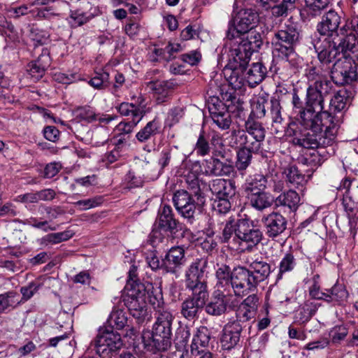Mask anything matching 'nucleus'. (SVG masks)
Returning <instances> with one entry per match:
<instances>
[{
    "label": "nucleus",
    "mask_w": 358,
    "mask_h": 358,
    "mask_svg": "<svg viewBox=\"0 0 358 358\" xmlns=\"http://www.w3.org/2000/svg\"><path fill=\"white\" fill-rule=\"evenodd\" d=\"M355 40L352 36L348 40L341 38H325L322 43L315 45L320 64L327 65L335 59L347 57L348 52H353Z\"/></svg>",
    "instance_id": "obj_2"
},
{
    "label": "nucleus",
    "mask_w": 358,
    "mask_h": 358,
    "mask_svg": "<svg viewBox=\"0 0 358 358\" xmlns=\"http://www.w3.org/2000/svg\"><path fill=\"white\" fill-rule=\"evenodd\" d=\"M262 222L265 227L266 235L272 239L284 233L287 226L286 217L274 211L263 216Z\"/></svg>",
    "instance_id": "obj_21"
},
{
    "label": "nucleus",
    "mask_w": 358,
    "mask_h": 358,
    "mask_svg": "<svg viewBox=\"0 0 358 358\" xmlns=\"http://www.w3.org/2000/svg\"><path fill=\"white\" fill-rule=\"evenodd\" d=\"M129 290H125L123 301L130 315L136 320L138 324L143 323L148 316L147 302L145 298V287L143 285L132 287L128 285Z\"/></svg>",
    "instance_id": "obj_6"
},
{
    "label": "nucleus",
    "mask_w": 358,
    "mask_h": 358,
    "mask_svg": "<svg viewBox=\"0 0 358 358\" xmlns=\"http://www.w3.org/2000/svg\"><path fill=\"white\" fill-rule=\"evenodd\" d=\"M255 314H252V312L238 306L235 317L229 320L245 329L247 327L251 328L252 324L255 322Z\"/></svg>",
    "instance_id": "obj_46"
},
{
    "label": "nucleus",
    "mask_w": 358,
    "mask_h": 358,
    "mask_svg": "<svg viewBox=\"0 0 358 358\" xmlns=\"http://www.w3.org/2000/svg\"><path fill=\"white\" fill-rule=\"evenodd\" d=\"M234 172V162L231 159L223 160L216 159L205 163V173L208 176L229 177Z\"/></svg>",
    "instance_id": "obj_26"
},
{
    "label": "nucleus",
    "mask_w": 358,
    "mask_h": 358,
    "mask_svg": "<svg viewBox=\"0 0 358 358\" xmlns=\"http://www.w3.org/2000/svg\"><path fill=\"white\" fill-rule=\"evenodd\" d=\"M188 296L180 306V313L186 320H194L199 317L208 298V292L191 291Z\"/></svg>",
    "instance_id": "obj_15"
},
{
    "label": "nucleus",
    "mask_w": 358,
    "mask_h": 358,
    "mask_svg": "<svg viewBox=\"0 0 358 358\" xmlns=\"http://www.w3.org/2000/svg\"><path fill=\"white\" fill-rule=\"evenodd\" d=\"M158 73H159L158 69H154L147 73V78L151 80L147 83V87L152 91L157 103L162 104L170 99L175 84L171 80L152 79L153 76Z\"/></svg>",
    "instance_id": "obj_14"
},
{
    "label": "nucleus",
    "mask_w": 358,
    "mask_h": 358,
    "mask_svg": "<svg viewBox=\"0 0 358 358\" xmlns=\"http://www.w3.org/2000/svg\"><path fill=\"white\" fill-rule=\"evenodd\" d=\"M245 130L233 129L231 131L230 138H236L241 143H246L251 145L252 148L262 149L266 134L262 124L250 117L245 121Z\"/></svg>",
    "instance_id": "obj_9"
},
{
    "label": "nucleus",
    "mask_w": 358,
    "mask_h": 358,
    "mask_svg": "<svg viewBox=\"0 0 358 358\" xmlns=\"http://www.w3.org/2000/svg\"><path fill=\"white\" fill-rule=\"evenodd\" d=\"M161 125L157 118L148 122L136 134V138L140 143H145L160 133Z\"/></svg>",
    "instance_id": "obj_41"
},
{
    "label": "nucleus",
    "mask_w": 358,
    "mask_h": 358,
    "mask_svg": "<svg viewBox=\"0 0 358 358\" xmlns=\"http://www.w3.org/2000/svg\"><path fill=\"white\" fill-rule=\"evenodd\" d=\"M182 48L179 43H169L164 48H155V54L169 62L175 58L174 54L181 51Z\"/></svg>",
    "instance_id": "obj_58"
},
{
    "label": "nucleus",
    "mask_w": 358,
    "mask_h": 358,
    "mask_svg": "<svg viewBox=\"0 0 358 358\" xmlns=\"http://www.w3.org/2000/svg\"><path fill=\"white\" fill-rule=\"evenodd\" d=\"M352 185V180L345 178L343 180H342L340 186L338 187L339 190H345V196L349 198L350 201H352L353 203H358V187L357 189L350 190V186Z\"/></svg>",
    "instance_id": "obj_64"
},
{
    "label": "nucleus",
    "mask_w": 358,
    "mask_h": 358,
    "mask_svg": "<svg viewBox=\"0 0 358 358\" xmlns=\"http://www.w3.org/2000/svg\"><path fill=\"white\" fill-rule=\"evenodd\" d=\"M324 108V98L308 87L304 110L296 122L288 124L286 130L294 145L315 149L334 143L343 114H333Z\"/></svg>",
    "instance_id": "obj_1"
},
{
    "label": "nucleus",
    "mask_w": 358,
    "mask_h": 358,
    "mask_svg": "<svg viewBox=\"0 0 358 358\" xmlns=\"http://www.w3.org/2000/svg\"><path fill=\"white\" fill-rule=\"evenodd\" d=\"M171 336L169 335H158L156 331H152V336L148 340H144V344L148 350L155 352L167 351L171 346Z\"/></svg>",
    "instance_id": "obj_32"
},
{
    "label": "nucleus",
    "mask_w": 358,
    "mask_h": 358,
    "mask_svg": "<svg viewBox=\"0 0 358 358\" xmlns=\"http://www.w3.org/2000/svg\"><path fill=\"white\" fill-rule=\"evenodd\" d=\"M94 17L92 13H85L80 9L71 10L69 15V24L72 27L82 26Z\"/></svg>",
    "instance_id": "obj_54"
},
{
    "label": "nucleus",
    "mask_w": 358,
    "mask_h": 358,
    "mask_svg": "<svg viewBox=\"0 0 358 358\" xmlns=\"http://www.w3.org/2000/svg\"><path fill=\"white\" fill-rule=\"evenodd\" d=\"M247 198L251 206L260 211L271 207L274 202L273 198L265 190L248 194Z\"/></svg>",
    "instance_id": "obj_39"
},
{
    "label": "nucleus",
    "mask_w": 358,
    "mask_h": 358,
    "mask_svg": "<svg viewBox=\"0 0 358 358\" xmlns=\"http://www.w3.org/2000/svg\"><path fill=\"white\" fill-rule=\"evenodd\" d=\"M240 219L235 220L230 217L226 220V223L222 229V234L219 237L222 243H231L236 247L238 235V227L239 226Z\"/></svg>",
    "instance_id": "obj_36"
},
{
    "label": "nucleus",
    "mask_w": 358,
    "mask_h": 358,
    "mask_svg": "<svg viewBox=\"0 0 358 358\" xmlns=\"http://www.w3.org/2000/svg\"><path fill=\"white\" fill-rule=\"evenodd\" d=\"M296 265V260L294 255L291 252L286 253L280 262L277 280L282 279L284 273L292 271Z\"/></svg>",
    "instance_id": "obj_55"
},
{
    "label": "nucleus",
    "mask_w": 358,
    "mask_h": 358,
    "mask_svg": "<svg viewBox=\"0 0 358 358\" xmlns=\"http://www.w3.org/2000/svg\"><path fill=\"white\" fill-rule=\"evenodd\" d=\"M144 285L145 302L147 301L153 306L155 309L162 310V306L164 303L162 292L158 289L154 288L152 284L147 282Z\"/></svg>",
    "instance_id": "obj_45"
},
{
    "label": "nucleus",
    "mask_w": 358,
    "mask_h": 358,
    "mask_svg": "<svg viewBox=\"0 0 358 358\" xmlns=\"http://www.w3.org/2000/svg\"><path fill=\"white\" fill-rule=\"evenodd\" d=\"M229 142L231 147H238L236 151V157L234 169L236 168L241 174H244V171L250 166L252 163L253 154H258L261 149L252 148L251 145L245 143H240L235 138H230Z\"/></svg>",
    "instance_id": "obj_17"
},
{
    "label": "nucleus",
    "mask_w": 358,
    "mask_h": 358,
    "mask_svg": "<svg viewBox=\"0 0 358 358\" xmlns=\"http://www.w3.org/2000/svg\"><path fill=\"white\" fill-rule=\"evenodd\" d=\"M244 330L243 327L229 320L222 331L220 338L222 348L224 350H230L237 346L241 342Z\"/></svg>",
    "instance_id": "obj_22"
},
{
    "label": "nucleus",
    "mask_w": 358,
    "mask_h": 358,
    "mask_svg": "<svg viewBox=\"0 0 358 358\" xmlns=\"http://www.w3.org/2000/svg\"><path fill=\"white\" fill-rule=\"evenodd\" d=\"M185 180L187 184V188L190 191V194L195 198H198L199 195L205 196L204 194L201 190L200 181L197 176L193 174H189L186 176Z\"/></svg>",
    "instance_id": "obj_63"
},
{
    "label": "nucleus",
    "mask_w": 358,
    "mask_h": 358,
    "mask_svg": "<svg viewBox=\"0 0 358 358\" xmlns=\"http://www.w3.org/2000/svg\"><path fill=\"white\" fill-rule=\"evenodd\" d=\"M267 72V68L262 62L253 63L250 69L245 71V83L250 87H255L264 80Z\"/></svg>",
    "instance_id": "obj_33"
},
{
    "label": "nucleus",
    "mask_w": 358,
    "mask_h": 358,
    "mask_svg": "<svg viewBox=\"0 0 358 358\" xmlns=\"http://www.w3.org/2000/svg\"><path fill=\"white\" fill-rule=\"evenodd\" d=\"M117 111L123 116H130L131 120L127 122H120L119 129L124 134H129L133 129L140 122L146 114V105L144 99L141 98L138 104L122 102L116 107Z\"/></svg>",
    "instance_id": "obj_13"
},
{
    "label": "nucleus",
    "mask_w": 358,
    "mask_h": 358,
    "mask_svg": "<svg viewBox=\"0 0 358 358\" xmlns=\"http://www.w3.org/2000/svg\"><path fill=\"white\" fill-rule=\"evenodd\" d=\"M317 310V305L310 301H305L295 313V319L300 324L308 322Z\"/></svg>",
    "instance_id": "obj_43"
},
{
    "label": "nucleus",
    "mask_w": 358,
    "mask_h": 358,
    "mask_svg": "<svg viewBox=\"0 0 358 358\" xmlns=\"http://www.w3.org/2000/svg\"><path fill=\"white\" fill-rule=\"evenodd\" d=\"M308 87L317 92L320 95H322L324 98L334 91L331 81L327 78L319 82L316 81L315 83H311Z\"/></svg>",
    "instance_id": "obj_59"
},
{
    "label": "nucleus",
    "mask_w": 358,
    "mask_h": 358,
    "mask_svg": "<svg viewBox=\"0 0 358 358\" xmlns=\"http://www.w3.org/2000/svg\"><path fill=\"white\" fill-rule=\"evenodd\" d=\"M342 16L334 10H329L322 18V21L317 24L318 32L327 38H341V31L338 33V27L341 23Z\"/></svg>",
    "instance_id": "obj_19"
},
{
    "label": "nucleus",
    "mask_w": 358,
    "mask_h": 358,
    "mask_svg": "<svg viewBox=\"0 0 358 358\" xmlns=\"http://www.w3.org/2000/svg\"><path fill=\"white\" fill-rule=\"evenodd\" d=\"M231 275L232 270L226 264L222 265L216 271V278L217 282L216 285L217 289L215 290H225L231 293Z\"/></svg>",
    "instance_id": "obj_40"
},
{
    "label": "nucleus",
    "mask_w": 358,
    "mask_h": 358,
    "mask_svg": "<svg viewBox=\"0 0 358 358\" xmlns=\"http://www.w3.org/2000/svg\"><path fill=\"white\" fill-rule=\"evenodd\" d=\"M267 185V178L262 174L255 173L250 175L245 180L243 189L246 196L249 194L259 192L265 190Z\"/></svg>",
    "instance_id": "obj_38"
},
{
    "label": "nucleus",
    "mask_w": 358,
    "mask_h": 358,
    "mask_svg": "<svg viewBox=\"0 0 358 358\" xmlns=\"http://www.w3.org/2000/svg\"><path fill=\"white\" fill-rule=\"evenodd\" d=\"M252 55V53L250 50L235 40L229 50L228 63L233 68H235L236 66H239L241 69L247 68Z\"/></svg>",
    "instance_id": "obj_25"
},
{
    "label": "nucleus",
    "mask_w": 358,
    "mask_h": 358,
    "mask_svg": "<svg viewBox=\"0 0 358 358\" xmlns=\"http://www.w3.org/2000/svg\"><path fill=\"white\" fill-rule=\"evenodd\" d=\"M210 189L217 198L234 199L236 195L235 184L229 180H213Z\"/></svg>",
    "instance_id": "obj_30"
},
{
    "label": "nucleus",
    "mask_w": 358,
    "mask_h": 358,
    "mask_svg": "<svg viewBox=\"0 0 358 358\" xmlns=\"http://www.w3.org/2000/svg\"><path fill=\"white\" fill-rule=\"evenodd\" d=\"M210 334L209 329L205 326H201L197 329L196 334L194 336L190 350L193 348L196 350L206 349L209 344Z\"/></svg>",
    "instance_id": "obj_47"
},
{
    "label": "nucleus",
    "mask_w": 358,
    "mask_h": 358,
    "mask_svg": "<svg viewBox=\"0 0 358 358\" xmlns=\"http://www.w3.org/2000/svg\"><path fill=\"white\" fill-rule=\"evenodd\" d=\"M305 3L307 14L314 17L321 15L329 4L330 0H305Z\"/></svg>",
    "instance_id": "obj_52"
},
{
    "label": "nucleus",
    "mask_w": 358,
    "mask_h": 358,
    "mask_svg": "<svg viewBox=\"0 0 358 358\" xmlns=\"http://www.w3.org/2000/svg\"><path fill=\"white\" fill-rule=\"evenodd\" d=\"M258 285L246 266H238L232 269L231 285L235 296L243 297L255 290Z\"/></svg>",
    "instance_id": "obj_12"
},
{
    "label": "nucleus",
    "mask_w": 358,
    "mask_h": 358,
    "mask_svg": "<svg viewBox=\"0 0 358 358\" xmlns=\"http://www.w3.org/2000/svg\"><path fill=\"white\" fill-rule=\"evenodd\" d=\"M123 345L120 334L110 328L104 327L99 329L98 334L90 343V348L102 358H112Z\"/></svg>",
    "instance_id": "obj_4"
},
{
    "label": "nucleus",
    "mask_w": 358,
    "mask_h": 358,
    "mask_svg": "<svg viewBox=\"0 0 358 358\" xmlns=\"http://www.w3.org/2000/svg\"><path fill=\"white\" fill-rule=\"evenodd\" d=\"M274 203L276 207L286 208L289 212L294 213L301 205V198L296 191L289 189L277 196L274 199Z\"/></svg>",
    "instance_id": "obj_31"
},
{
    "label": "nucleus",
    "mask_w": 358,
    "mask_h": 358,
    "mask_svg": "<svg viewBox=\"0 0 358 358\" xmlns=\"http://www.w3.org/2000/svg\"><path fill=\"white\" fill-rule=\"evenodd\" d=\"M357 73L347 57L338 58L331 70V78L337 85H344L355 80Z\"/></svg>",
    "instance_id": "obj_16"
},
{
    "label": "nucleus",
    "mask_w": 358,
    "mask_h": 358,
    "mask_svg": "<svg viewBox=\"0 0 358 358\" xmlns=\"http://www.w3.org/2000/svg\"><path fill=\"white\" fill-rule=\"evenodd\" d=\"M298 0H282L274 7L273 17H287L296 8Z\"/></svg>",
    "instance_id": "obj_57"
},
{
    "label": "nucleus",
    "mask_w": 358,
    "mask_h": 358,
    "mask_svg": "<svg viewBox=\"0 0 358 358\" xmlns=\"http://www.w3.org/2000/svg\"><path fill=\"white\" fill-rule=\"evenodd\" d=\"M263 238V232L254 222L248 219H240L236 247L237 249L252 250Z\"/></svg>",
    "instance_id": "obj_10"
},
{
    "label": "nucleus",
    "mask_w": 358,
    "mask_h": 358,
    "mask_svg": "<svg viewBox=\"0 0 358 358\" xmlns=\"http://www.w3.org/2000/svg\"><path fill=\"white\" fill-rule=\"evenodd\" d=\"M222 145V139L218 134L206 133L202 129L194 145V150L197 156L205 157L210 154L213 147Z\"/></svg>",
    "instance_id": "obj_24"
},
{
    "label": "nucleus",
    "mask_w": 358,
    "mask_h": 358,
    "mask_svg": "<svg viewBox=\"0 0 358 358\" xmlns=\"http://www.w3.org/2000/svg\"><path fill=\"white\" fill-rule=\"evenodd\" d=\"M270 115L273 124H281L284 118L282 116V106L280 104V96L275 94L270 99Z\"/></svg>",
    "instance_id": "obj_50"
},
{
    "label": "nucleus",
    "mask_w": 358,
    "mask_h": 358,
    "mask_svg": "<svg viewBox=\"0 0 358 358\" xmlns=\"http://www.w3.org/2000/svg\"><path fill=\"white\" fill-rule=\"evenodd\" d=\"M89 85L97 90H104L110 85V75L106 71L95 72L94 76L88 81Z\"/></svg>",
    "instance_id": "obj_56"
},
{
    "label": "nucleus",
    "mask_w": 358,
    "mask_h": 358,
    "mask_svg": "<svg viewBox=\"0 0 358 358\" xmlns=\"http://www.w3.org/2000/svg\"><path fill=\"white\" fill-rule=\"evenodd\" d=\"M350 99V92L345 89L338 90L330 101V110L341 113L346 107Z\"/></svg>",
    "instance_id": "obj_49"
},
{
    "label": "nucleus",
    "mask_w": 358,
    "mask_h": 358,
    "mask_svg": "<svg viewBox=\"0 0 358 358\" xmlns=\"http://www.w3.org/2000/svg\"><path fill=\"white\" fill-rule=\"evenodd\" d=\"M174 320L173 313L167 309L157 311L156 321L152 327V331L158 335L172 336V324Z\"/></svg>",
    "instance_id": "obj_28"
},
{
    "label": "nucleus",
    "mask_w": 358,
    "mask_h": 358,
    "mask_svg": "<svg viewBox=\"0 0 358 358\" xmlns=\"http://www.w3.org/2000/svg\"><path fill=\"white\" fill-rule=\"evenodd\" d=\"M159 228L173 239L181 238L189 234V230L175 218L170 206L164 205L159 213Z\"/></svg>",
    "instance_id": "obj_11"
},
{
    "label": "nucleus",
    "mask_w": 358,
    "mask_h": 358,
    "mask_svg": "<svg viewBox=\"0 0 358 358\" xmlns=\"http://www.w3.org/2000/svg\"><path fill=\"white\" fill-rule=\"evenodd\" d=\"M258 13L252 8H242L238 11H234L231 20L229 23V29L227 37L229 40H233L248 31L254 29L259 22Z\"/></svg>",
    "instance_id": "obj_5"
},
{
    "label": "nucleus",
    "mask_w": 358,
    "mask_h": 358,
    "mask_svg": "<svg viewBox=\"0 0 358 358\" xmlns=\"http://www.w3.org/2000/svg\"><path fill=\"white\" fill-rule=\"evenodd\" d=\"M190 336V332L188 327H180L178 329L176 338L174 340V344L177 350H180L185 348L187 345L189 338Z\"/></svg>",
    "instance_id": "obj_61"
},
{
    "label": "nucleus",
    "mask_w": 358,
    "mask_h": 358,
    "mask_svg": "<svg viewBox=\"0 0 358 358\" xmlns=\"http://www.w3.org/2000/svg\"><path fill=\"white\" fill-rule=\"evenodd\" d=\"M300 38V32L295 24H284L275 32L273 37V53L282 59H288L289 56L295 53Z\"/></svg>",
    "instance_id": "obj_3"
},
{
    "label": "nucleus",
    "mask_w": 358,
    "mask_h": 358,
    "mask_svg": "<svg viewBox=\"0 0 358 358\" xmlns=\"http://www.w3.org/2000/svg\"><path fill=\"white\" fill-rule=\"evenodd\" d=\"M348 294L345 287L341 284H335L331 289H325L324 301L328 303H340L345 301Z\"/></svg>",
    "instance_id": "obj_44"
},
{
    "label": "nucleus",
    "mask_w": 358,
    "mask_h": 358,
    "mask_svg": "<svg viewBox=\"0 0 358 358\" xmlns=\"http://www.w3.org/2000/svg\"><path fill=\"white\" fill-rule=\"evenodd\" d=\"M50 64V50L47 48H44L38 58L28 64L27 71L31 77L38 80L43 76Z\"/></svg>",
    "instance_id": "obj_27"
},
{
    "label": "nucleus",
    "mask_w": 358,
    "mask_h": 358,
    "mask_svg": "<svg viewBox=\"0 0 358 358\" xmlns=\"http://www.w3.org/2000/svg\"><path fill=\"white\" fill-rule=\"evenodd\" d=\"M343 205L345 209L348 213V224L350 227V234L355 237L357 234V222H358V210H355L353 206L346 203V200L344 199Z\"/></svg>",
    "instance_id": "obj_60"
},
{
    "label": "nucleus",
    "mask_w": 358,
    "mask_h": 358,
    "mask_svg": "<svg viewBox=\"0 0 358 358\" xmlns=\"http://www.w3.org/2000/svg\"><path fill=\"white\" fill-rule=\"evenodd\" d=\"M340 31L342 39L347 41L350 36L354 38L353 52H356L358 47V17H354L350 20H348Z\"/></svg>",
    "instance_id": "obj_42"
},
{
    "label": "nucleus",
    "mask_w": 358,
    "mask_h": 358,
    "mask_svg": "<svg viewBox=\"0 0 358 358\" xmlns=\"http://www.w3.org/2000/svg\"><path fill=\"white\" fill-rule=\"evenodd\" d=\"M329 68L322 64L310 66L306 70V76L309 82L315 83L324 79Z\"/></svg>",
    "instance_id": "obj_51"
},
{
    "label": "nucleus",
    "mask_w": 358,
    "mask_h": 358,
    "mask_svg": "<svg viewBox=\"0 0 358 358\" xmlns=\"http://www.w3.org/2000/svg\"><path fill=\"white\" fill-rule=\"evenodd\" d=\"M50 35L47 31L38 29H31L30 37L34 42V48L43 45L50 42Z\"/></svg>",
    "instance_id": "obj_62"
},
{
    "label": "nucleus",
    "mask_w": 358,
    "mask_h": 358,
    "mask_svg": "<svg viewBox=\"0 0 358 358\" xmlns=\"http://www.w3.org/2000/svg\"><path fill=\"white\" fill-rule=\"evenodd\" d=\"M252 53L258 52L263 45L262 33L254 29L244 34H241L235 38Z\"/></svg>",
    "instance_id": "obj_29"
},
{
    "label": "nucleus",
    "mask_w": 358,
    "mask_h": 358,
    "mask_svg": "<svg viewBox=\"0 0 358 358\" xmlns=\"http://www.w3.org/2000/svg\"><path fill=\"white\" fill-rule=\"evenodd\" d=\"M208 110L213 122L221 129H227L231 124V115L218 97L208 101Z\"/></svg>",
    "instance_id": "obj_20"
},
{
    "label": "nucleus",
    "mask_w": 358,
    "mask_h": 358,
    "mask_svg": "<svg viewBox=\"0 0 358 358\" xmlns=\"http://www.w3.org/2000/svg\"><path fill=\"white\" fill-rule=\"evenodd\" d=\"M185 252V248L182 246L171 248L163 259V269L166 273L178 275L186 262Z\"/></svg>",
    "instance_id": "obj_23"
},
{
    "label": "nucleus",
    "mask_w": 358,
    "mask_h": 358,
    "mask_svg": "<svg viewBox=\"0 0 358 358\" xmlns=\"http://www.w3.org/2000/svg\"><path fill=\"white\" fill-rule=\"evenodd\" d=\"M173 202L178 213L192 223L196 209L204 206L206 197L199 195L198 198H195L188 191L179 189L173 194Z\"/></svg>",
    "instance_id": "obj_8"
},
{
    "label": "nucleus",
    "mask_w": 358,
    "mask_h": 358,
    "mask_svg": "<svg viewBox=\"0 0 358 358\" xmlns=\"http://www.w3.org/2000/svg\"><path fill=\"white\" fill-rule=\"evenodd\" d=\"M246 267L258 284L266 280L271 272V265L262 258L252 261Z\"/></svg>",
    "instance_id": "obj_35"
},
{
    "label": "nucleus",
    "mask_w": 358,
    "mask_h": 358,
    "mask_svg": "<svg viewBox=\"0 0 358 358\" xmlns=\"http://www.w3.org/2000/svg\"><path fill=\"white\" fill-rule=\"evenodd\" d=\"M73 236L71 230H66L61 232L51 233L43 236L39 240L41 245L46 247L49 245L58 244L61 242L69 240Z\"/></svg>",
    "instance_id": "obj_48"
},
{
    "label": "nucleus",
    "mask_w": 358,
    "mask_h": 358,
    "mask_svg": "<svg viewBox=\"0 0 358 358\" xmlns=\"http://www.w3.org/2000/svg\"><path fill=\"white\" fill-rule=\"evenodd\" d=\"M283 174L286 176V182L290 187H303L308 181L306 176L303 174L294 164H289L284 169Z\"/></svg>",
    "instance_id": "obj_37"
},
{
    "label": "nucleus",
    "mask_w": 358,
    "mask_h": 358,
    "mask_svg": "<svg viewBox=\"0 0 358 358\" xmlns=\"http://www.w3.org/2000/svg\"><path fill=\"white\" fill-rule=\"evenodd\" d=\"M108 322L110 325L108 328L110 329H122L127 325V316L122 310H113L108 319Z\"/></svg>",
    "instance_id": "obj_53"
},
{
    "label": "nucleus",
    "mask_w": 358,
    "mask_h": 358,
    "mask_svg": "<svg viewBox=\"0 0 358 358\" xmlns=\"http://www.w3.org/2000/svg\"><path fill=\"white\" fill-rule=\"evenodd\" d=\"M233 295L225 290H215L212 294L210 301L206 303L204 309L206 314L219 317L224 315L229 308Z\"/></svg>",
    "instance_id": "obj_18"
},
{
    "label": "nucleus",
    "mask_w": 358,
    "mask_h": 358,
    "mask_svg": "<svg viewBox=\"0 0 358 358\" xmlns=\"http://www.w3.org/2000/svg\"><path fill=\"white\" fill-rule=\"evenodd\" d=\"M208 264L206 257L196 258L189 264L185 273L186 289L189 291L208 292L206 282Z\"/></svg>",
    "instance_id": "obj_7"
},
{
    "label": "nucleus",
    "mask_w": 358,
    "mask_h": 358,
    "mask_svg": "<svg viewBox=\"0 0 358 358\" xmlns=\"http://www.w3.org/2000/svg\"><path fill=\"white\" fill-rule=\"evenodd\" d=\"M245 71L246 68L241 69L239 66H236L235 68H233L229 66V63H227L223 70V73L233 89H240L245 83Z\"/></svg>",
    "instance_id": "obj_34"
}]
</instances>
